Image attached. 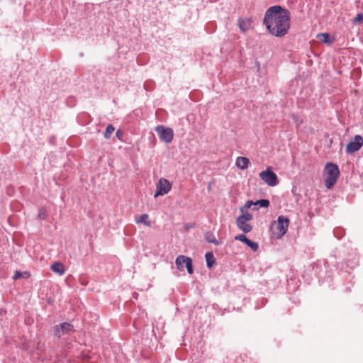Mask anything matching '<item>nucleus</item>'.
<instances>
[{"label":"nucleus","mask_w":363,"mask_h":363,"mask_svg":"<svg viewBox=\"0 0 363 363\" xmlns=\"http://www.w3.org/2000/svg\"><path fill=\"white\" fill-rule=\"evenodd\" d=\"M155 198L167 194L172 189V184L165 178H160L157 184Z\"/></svg>","instance_id":"obj_6"},{"label":"nucleus","mask_w":363,"mask_h":363,"mask_svg":"<svg viewBox=\"0 0 363 363\" xmlns=\"http://www.w3.org/2000/svg\"><path fill=\"white\" fill-rule=\"evenodd\" d=\"M115 130V128L112 124H108L106 128V130L104 132V136L106 139H109L113 134V131Z\"/></svg>","instance_id":"obj_18"},{"label":"nucleus","mask_w":363,"mask_h":363,"mask_svg":"<svg viewBox=\"0 0 363 363\" xmlns=\"http://www.w3.org/2000/svg\"><path fill=\"white\" fill-rule=\"evenodd\" d=\"M48 217L47 211L44 207H41L38 210L37 218L40 220H45Z\"/></svg>","instance_id":"obj_19"},{"label":"nucleus","mask_w":363,"mask_h":363,"mask_svg":"<svg viewBox=\"0 0 363 363\" xmlns=\"http://www.w3.org/2000/svg\"><path fill=\"white\" fill-rule=\"evenodd\" d=\"M290 12L279 5L270 6L265 12L263 25L272 35L281 38L290 28Z\"/></svg>","instance_id":"obj_1"},{"label":"nucleus","mask_w":363,"mask_h":363,"mask_svg":"<svg viewBox=\"0 0 363 363\" xmlns=\"http://www.w3.org/2000/svg\"><path fill=\"white\" fill-rule=\"evenodd\" d=\"M238 218H240L244 221H249V220H251L252 219V215L250 214V213L248 212H245V213H242V215H240V216L238 217Z\"/></svg>","instance_id":"obj_22"},{"label":"nucleus","mask_w":363,"mask_h":363,"mask_svg":"<svg viewBox=\"0 0 363 363\" xmlns=\"http://www.w3.org/2000/svg\"><path fill=\"white\" fill-rule=\"evenodd\" d=\"M206 262V267L208 269H211L216 263V259L214 257V255L212 252H208L205 255Z\"/></svg>","instance_id":"obj_15"},{"label":"nucleus","mask_w":363,"mask_h":363,"mask_svg":"<svg viewBox=\"0 0 363 363\" xmlns=\"http://www.w3.org/2000/svg\"><path fill=\"white\" fill-rule=\"evenodd\" d=\"M235 240H239L245 245H247L249 247H250L254 252H257L259 248V245L257 242H255L251 240L248 239L244 234H239L235 237Z\"/></svg>","instance_id":"obj_10"},{"label":"nucleus","mask_w":363,"mask_h":363,"mask_svg":"<svg viewBox=\"0 0 363 363\" xmlns=\"http://www.w3.org/2000/svg\"><path fill=\"white\" fill-rule=\"evenodd\" d=\"M205 239L208 242L213 243L216 245H218L221 242L216 239L214 235L211 232H207L205 233Z\"/></svg>","instance_id":"obj_16"},{"label":"nucleus","mask_w":363,"mask_h":363,"mask_svg":"<svg viewBox=\"0 0 363 363\" xmlns=\"http://www.w3.org/2000/svg\"><path fill=\"white\" fill-rule=\"evenodd\" d=\"M339 175L340 170L338 166L332 162L327 163L323 171L325 187L327 189H331L335 184Z\"/></svg>","instance_id":"obj_2"},{"label":"nucleus","mask_w":363,"mask_h":363,"mask_svg":"<svg viewBox=\"0 0 363 363\" xmlns=\"http://www.w3.org/2000/svg\"><path fill=\"white\" fill-rule=\"evenodd\" d=\"M252 21L250 18H239L238 27L243 33L247 31L251 27Z\"/></svg>","instance_id":"obj_13"},{"label":"nucleus","mask_w":363,"mask_h":363,"mask_svg":"<svg viewBox=\"0 0 363 363\" xmlns=\"http://www.w3.org/2000/svg\"><path fill=\"white\" fill-rule=\"evenodd\" d=\"M73 330L74 326L72 324L64 322L53 327V335L55 337L60 339L62 335Z\"/></svg>","instance_id":"obj_7"},{"label":"nucleus","mask_w":363,"mask_h":363,"mask_svg":"<svg viewBox=\"0 0 363 363\" xmlns=\"http://www.w3.org/2000/svg\"><path fill=\"white\" fill-rule=\"evenodd\" d=\"M175 264L179 271H183L185 265L187 272L189 274H192L194 273L192 259L190 257H186L184 255H179L176 258Z\"/></svg>","instance_id":"obj_4"},{"label":"nucleus","mask_w":363,"mask_h":363,"mask_svg":"<svg viewBox=\"0 0 363 363\" xmlns=\"http://www.w3.org/2000/svg\"><path fill=\"white\" fill-rule=\"evenodd\" d=\"M120 135H121V131H120V130H118V131L116 132V137L119 138Z\"/></svg>","instance_id":"obj_27"},{"label":"nucleus","mask_w":363,"mask_h":363,"mask_svg":"<svg viewBox=\"0 0 363 363\" xmlns=\"http://www.w3.org/2000/svg\"><path fill=\"white\" fill-rule=\"evenodd\" d=\"M236 225L238 228L245 233H250L252 230V227L250 224L238 218L236 219Z\"/></svg>","instance_id":"obj_12"},{"label":"nucleus","mask_w":363,"mask_h":363,"mask_svg":"<svg viewBox=\"0 0 363 363\" xmlns=\"http://www.w3.org/2000/svg\"><path fill=\"white\" fill-rule=\"evenodd\" d=\"M319 35L321 37L320 40L322 42H323L324 43L328 44V45L332 44L333 40L330 38V34H328V33H324L320 34Z\"/></svg>","instance_id":"obj_20"},{"label":"nucleus","mask_w":363,"mask_h":363,"mask_svg":"<svg viewBox=\"0 0 363 363\" xmlns=\"http://www.w3.org/2000/svg\"><path fill=\"white\" fill-rule=\"evenodd\" d=\"M357 264H358V263H357V261H355V262H352V264L350 266V264L349 262H346L347 266V267H352V268L354 267L356 265H357Z\"/></svg>","instance_id":"obj_26"},{"label":"nucleus","mask_w":363,"mask_h":363,"mask_svg":"<svg viewBox=\"0 0 363 363\" xmlns=\"http://www.w3.org/2000/svg\"><path fill=\"white\" fill-rule=\"evenodd\" d=\"M363 145V138L357 135L354 136L353 140L350 141L346 147V152L348 154H352L358 151Z\"/></svg>","instance_id":"obj_8"},{"label":"nucleus","mask_w":363,"mask_h":363,"mask_svg":"<svg viewBox=\"0 0 363 363\" xmlns=\"http://www.w3.org/2000/svg\"><path fill=\"white\" fill-rule=\"evenodd\" d=\"M21 277H22V273L20 271L16 270L13 277V279L17 280V279H20Z\"/></svg>","instance_id":"obj_25"},{"label":"nucleus","mask_w":363,"mask_h":363,"mask_svg":"<svg viewBox=\"0 0 363 363\" xmlns=\"http://www.w3.org/2000/svg\"><path fill=\"white\" fill-rule=\"evenodd\" d=\"M50 269L60 275H62L65 273V267L60 262H55L50 267Z\"/></svg>","instance_id":"obj_14"},{"label":"nucleus","mask_w":363,"mask_h":363,"mask_svg":"<svg viewBox=\"0 0 363 363\" xmlns=\"http://www.w3.org/2000/svg\"><path fill=\"white\" fill-rule=\"evenodd\" d=\"M137 223H143L146 226H150L151 222L149 220V216L146 213L141 215L138 218L136 219Z\"/></svg>","instance_id":"obj_17"},{"label":"nucleus","mask_w":363,"mask_h":363,"mask_svg":"<svg viewBox=\"0 0 363 363\" xmlns=\"http://www.w3.org/2000/svg\"><path fill=\"white\" fill-rule=\"evenodd\" d=\"M255 205H259L262 208H267L269 206V201L267 199H260L255 202Z\"/></svg>","instance_id":"obj_21"},{"label":"nucleus","mask_w":363,"mask_h":363,"mask_svg":"<svg viewBox=\"0 0 363 363\" xmlns=\"http://www.w3.org/2000/svg\"><path fill=\"white\" fill-rule=\"evenodd\" d=\"M259 177L267 185L274 186L279 184V179L277 174L268 167L266 170L259 173Z\"/></svg>","instance_id":"obj_5"},{"label":"nucleus","mask_w":363,"mask_h":363,"mask_svg":"<svg viewBox=\"0 0 363 363\" xmlns=\"http://www.w3.org/2000/svg\"><path fill=\"white\" fill-rule=\"evenodd\" d=\"M255 205L252 201H247L243 207L240 208V211L243 213L245 208H250L252 206Z\"/></svg>","instance_id":"obj_24"},{"label":"nucleus","mask_w":363,"mask_h":363,"mask_svg":"<svg viewBox=\"0 0 363 363\" xmlns=\"http://www.w3.org/2000/svg\"><path fill=\"white\" fill-rule=\"evenodd\" d=\"M363 21V13H357L356 17L352 20L353 23H361Z\"/></svg>","instance_id":"obj_23"},{"label":"nucleus","mask_w":363,"mask_h":363,"mask_svg":"<svg viewBox=\"0 0 363 363\" xmlns=\"http://www.w3.org/2000/svg\"><path fill=\"white\" fill-rule=\"evenodd\" d=\"M155 132L159 135L160 140L170 143L174 138V132L171 128L166 127L163 125H159L155 128Z\"/></svg>","instance_id":"obj_3"},{"label":"nucleus","mask_w":363,"mask_h":363,"mask_svg":"<svg viewBox=\"0 0 363 363\" xmlns=\"http://www.w3.org/2000/svg\"><path fill=\"white\" fill-rule=\"evenodd\" d=\"M250 164V160L246 157H238L236 159L235 164L238 168L240 169H246Z\"/></svg>","instance_id":"obj_11"},{"label":"nucleus","mask_w":363,"mask_h":363,"mask_svg":"<svg viewBox=\"0 0 363 363\" xmlns=\"http://www.w3.org/2000/svg\"><path fill=\"white\" fill-rule=\"evenodd\" d=\"M289 219L284 216H279L277 218V228L279 230V237H281L286 234L289 225Z\"/></svg>","instance_id":"obj_9"}]
</instances>
